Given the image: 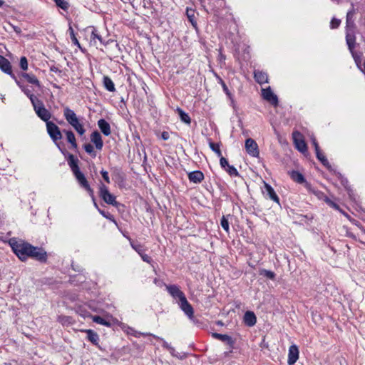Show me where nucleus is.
I'll list each match as a JSON object with an SVG mask.
<instances>
[{
  "mask_svg": "<svg viewBox=\"0 0 365 365\" xmlns=\"http://www.w3.org/2000/svg\"><path fill=\"white\" fill-rule=\"evenodd\" d=\"M9 245L13 252L21 262H26L28 259V255L32 246L31 244L22 239L12 237L9 239Z\"/></svg>",
  "mask_w": 365,
  "mask_h": 365,
  "instance_id": "f257e3e1",
  "label": "nucleus"
},
{
  "mask_svg": "<svg viewBox=\"0 0 365 365\" xmlns=\"http://www.w3.org/2000/svg\"><path fill=\"white\" fill-rule=\"evenodd\" d=\"M46 130L48 135L53 140V142L55 143V145L57 146V148L59 149L61 153L66 155V153H67V150L62 147V143L60 142V140L62 138V133L60 130V128L58 127L56 124H55L52 121L47 122L46 123Z\"/></svg>",
  "mask_w": 365,
  "mask_h": 365,
  "instance_id": "f03ea898",
  "label": "nucleus"
},
{
  "mask_svg": "<svg viewBox=\"0 0 365 365\" xmlns=\"http://www.w3.org/2000/svg\"><path fill=\"white\" fill-rule=\"evenodd\" d=\"M63 116L68 123L71 125L80 135L85 133L86 130L83 124L80 123L76 114L73 110L68 107L64 108Z\"/></svg>",
  "mask_w": 365,
  "mask_h": 365,
  "instance_id": "7ed1b4c3",
  "label": "nucleus"
},
{
  "mask_svg": "<svg viewBox=\"0 0 365 365\" xmlns=\"http://www.w3.org/2000/svg\"><path fill=\"white\" fill-rule=\"evenodd\" d=\"M29 258L35 259L41 263H46L48 259V254L43 247L32 245L28 255Z\"/></svg>",
  "mask_w": 365,
  "mask_h": 365,
  "instance_id": "20e7f679",
  "label": "nucleus"
},
{
  "mask_svg": "<svg viewBox=\"0 0 365 365\" xmlns=\"http://www.w3.org/2000/svg\"><path fill=\"white\" fill-rule=\"evenodd\" d=\"M99 196L107 204L117 206L118 202L115 200V196L111 194L108 187L101 183L99 186Z\"/></svg>",
  "mask_w": 365,
  "mask_h": 365,
  "instance_id": "39448f33",
  "label": "nucleus"
},
{
  "mask_svg": "<svg viewBox=\"0 0 365 365\" xmlns=\"http://www.w3.org/2000/svg\"><path fill=\"white\" fill-rule=\"evenodd\" d=\"M354 25L355 24H346V41L348 46L349 50L352 54V56L355 58V53L354 48L355 47L356 38L354 35Z\"/></svg>",
  "mask_w": 365,
  "mask_h": 365,
  "instance_id": "423d86ee",
  "label": "nucleus"
},
{
  "mask_svg": "<svg viewBox=\"0 0 365 365\" xmlns=\"http://www.w3.org/2000/svg\"><path fill=\"white\" fill-rule=\"evenodd\" d=\"M245 149L247 153L252 157H257L259 154L257 143L252 138H247L245 140Z\"/></svg>",
  "mask_w": 365,
  "mask_h": 365,
  "instance_id": "0eeeda50",
  "label": "nucleus"
},
{
  "mask_svg": "<svg viewBox=\"0 0 365 365\" xmlns=\"http://www.w3.org/2000/svg\"><path fill=\"white\" fill-rule=\"evenodd\" d=\"M178 304L180 309L184 312V313L190 319H192L194 316V310L191 304L187 300L186 297L181 299L179 301Z\"/></svg>",
  "mask_w": 365,
  "mask_h": 365,
  "instance_id": "6e6552de",
  "label": "nucleus"
},
{
  "mask_svg": "<svg viewBox=\"0 0 365 365\" xmlns=\"http://www.w3.org/2000/svg\"><path fill=\"white\" fill-rule=\"evenodd\" d=\"M293 138L294 142L296 146V148L302 152L304 153L307 151V147L305 141L302 138L301 134L299 132H294L293 133Z\"/></svg>",
  "mask_w": 365,
  "mask_h": 365,
  "instance_id": "1a4fd4ad",
  "label": "nucleus"
},
{
  "mask_svg": "<svg viewBox=\"0 0 365 365\" xmlns=\"http://www.w3.org/2000/svg\"><path fill=\"white\" fill-rule=\"evenodd\" d=\"M64 156L67 157L68 164L73 175L81 171L78 164L79 160L77 158H76L73 154L69 153L68 151Z\"/></svg>",
  "mask_w": 365,
  "mask_h": 365,
  "instance_id": "9d476101",
  "label": "nucleus"
},
{
  "mask_svg": "<svg viewBox=\"0 0 365 365\" xmlns=\"http://www.w3.org/2000/svg\"><path fill=\"white\" fill-rule=\"evenodd\" d=\"M299 349L297 345H291L289 348L287 363L289 365L294 364L299 359Z\"/></svg>",
  "mask_w": 365,
  "mask_h": 365,
  "instance_id": "9b49d317",
  "label": "nucleus"
},
{
  "mask_svg": "<svg viewBox=\"0 0 365 365\" xmlns=\"http://www.w3.org/2000/svg\"><path fill=\"white\" fill-rule=\"evenodd\" d=\"M262 96L264 99L269 101L270 103H272L274 106H277L278 104V98L277 95H275L271 88L269 87L265 89H262Z\"/></svg>",
  "mask_w": 365,
  "mask_h": 365,
  "instance_id": "f8f14e48",
  "label": "nucleus"
},
{
  "mask_svg": "<svg viewBox=\"0 0 365 365\" xmlns=\"http://www.w3.org/2000/svg\"><path fill=\"white\" fill-rule=\"evenodd\" d=\"M168 293L174 298L178 299L179 301L185 297V294L180 289L179 287L173 284L166 287Z\"/></svg>",
  "mask_w": 365,
  "mask_h": 365,
  "instance_id": "ddd939ff",
  "label": "nucleus"
},
{
  "mask_svg": "<svg viewBox=\"0 0 365 365\" xmlns=\"http://www.w3.org/2000/svg\"><path fill=\"white\" fill-rule=\"evenodd\" d=\"M91 140L95 145L97 150H101L103 146V142L101 135L97 130L93 131L91 135Z\"/></svg>",
  "mask_w": 365,
  "mask_h": 365,
  "instance_id": "4468645a",
  "label": "nucleus"
},
{
  "mask_svg": "<svg viewBox=\"0 0 365 365\" xmlns=\"http://www.w3.org/2000/svg\"><path fill=\"white\" fill-rule=\"evenodd\" d=\"M35 113L37 116L41 120L46 122V123L50 121L49 120L51 118V113L48 109L45 108V106L43 108H38V109L35 110Z\"/></svg>",
  "mask_w": 365,
  "mask_h": 365,
  "instance_id": "2eb2a0df",
  "label": "nucleus"
},
{
  "mask_svg": "<svg viewBox=\"0 0 365 365\" xmlns=\"http://www.w3.org/2000/svg\"><path fill=\"white\" fill-rule=\"evenodd\" d=\"M81 331L86 333V339L91 342L93 345L100 348L98 345L99 336L98 334L92 329H83Z\"/></svg>",
  "mask_w": 365,
  "mask_h": 365,
  "instance_id": "dca6fc26",
  "label": "nucleus"
},
{
  "mask_svg": "<svg viewBox=\"0 0 365 365\" xmlns=\"http://www.w3.org/2000/svg\"><path fill=\"white\" fill-rule=\"evenodd\" d=\"M243 321L247 327H251L255 325L257 317L253 312L247 311L244 314Z\"/></svg>",
  "mask_w": 365,
  "mask_h": 365,
  "instance_id": "f3484780",
  "label": "nucleus"
},
{
  "mask_svg": "<svg viewBox=\"0 0 365 365\" xmlns=\"http://www.w3.org/2000/svg\"><path fill=\"white\" fill-rule=\"evenodd\" d=\"M63 133H65L68 143L71 144V148L76 150L78 144L73 132L71 130H63Z\"/></svg>",
  "mask_w": 365,
  "mask_h": 365,
  "instance_id": "a211bd4d",
  "label": "nucleus"
},
{
  "mask_svg": "<svg viewBox=\"0 0 365 365\" xmlns=\"http://www.w3.org/2000/svg\"><path fill=\"white\" fill-rule=\"evenodd\" d=\"M212 336L216 339L225 342L230 347H233L235 344V341L229 335L215 332L212 334Z\"/></svg>",
  "mask_w": 365,
  "mask_h": 365,
  "instance_id": "6ab92c4d",
  "label": "nucleus"
},
{
  "mask_svg": "<svg viewBox=\"0 0 365 365\" xmlns=\"http://www.w3.org/2000/svg\"><path fill=\"white\" fill-rule=\"evenodd\" d=\"M188 179L194 183H200L204 180V174L200 170H195L188 173Z\"/></svg>",
  "mask_w": 365,
  "mask_h": 365,
  "instance_id": "aec40b11",
  "label": "nucleus"
},
{
  "mask_svg": "<svg viewBox=\"0 0 365 365\" xmlns=\"http://www.w3.org/2000/svg\"><path fill=\"white\" fill-rule=\"evenodd\" d=\"M98 126L104 135L108 136L110 135L111 131L110 124L105 119H100L98 121Z\"/></svg>",
  "mask_w": 365,
  "mask_h": 365,
  "instance_id": "412c9836",
  "label": "nucleus"
},
{
  "mask_svg": "<svg viewBox=\"0 0 365 365\" xmlns=\"http://www.w3.org/2000/svg\"><path fill=\"white\" fill-rule=\"evenodd\" d=\"M264 192L266 195L269 197V198L273 200L274 202H277V204H279V198L276 194L272 187L267 183H264Z\"/></svg>",
  "mask_w": 365,
  "mask_h": 365,
  "instance_id": "4be33fe9",
  "label": "nucleus"
},
{
  "mask_svg": "<svg viewBox=\"0 0 365 365\" xmlns=\"http://www.w3.org/2000/svg\"><path fill=\"white\" fill-rule=\"evenodd\" d=\"M20 76L25 78L29 83L36 86L37 87H41L40 81L35 76V75L27 73H21Z\"/></svg>",
  "mask_w": 365,
  "mask_h": 365,
  "instance_id": "5701e85b",
  "label": "nucleus"
},
{
  "mask_svg": "<svg viewBox=\"0 0 365 365\" xmlns=\"http://www.w3.org/2000/svg\"><path fill=\"white\" fill-rule=\"evenodd\" d=\"M11 65L9 61L0 55V69L5 73H11Z\"/></svg>",
  "mask_w": 365,
  "mask_h": 365,
  "instance_id": "b1692460",
  "label": "nucleus"
},
{
  "mask_svg": "<svg viewBox=\"0 0 365 365\" xmlns=\"http://www.w3.org/2000/svg\"><path fill=\"white\" fill-rule=\"evenodd\" d=\"M73 175L75 176L78 183L82 188L85 189L88 185H90L85 175L81 171L78 172Z\"/></svg>",
  "mask_w": 365,
  "mask_h": 365,
  "instance_id": "393cba45",
  "label": "nucleus"
},
{
  "mask_svg": "<svg viewBox=\"0 0 365 365\" xmlns=\"http://www.w3.org/2000/svg\"><path fill=\"white\" fill-rule=\"evenodd\" d=\"M254 78L255 81L259 84L268 83L267 74L263 71H255L254 72Z\"/></svg>",
  "mask_w": 365,
  "mask_h": 365,
  "instance_id": "a878e982",
  "label": "nucleus"
},
{
  "mask_svg": "<svg viewBox=\"0 0 365 365\" xmlns=\"http://www.w3.org/2000/svg\"><path fill=\"white\" fill-rule=\"evenodd\" d=\"M86 29L88 31L91 30V41H95V39L97 38L103 44H108L110 42V40H108L106 43H105L103 40L101 35L98 32L97 29L95 27L88 26Z\"/></svg>",
  "mask_w": 365,
  "mask_h": 365,
  "instance_id": "bb28decb",
  "label": "nucleus"
},
{
  "mask_svg": "<svg viewBox=\"0 0 365 365\" xmlns=\"http://www.w3.org/2000/svg\"><path fill=\"white\" fill-rule=\"evenodd\" d=\"M130 242L131 247L139 255L145 252V249L144 246L138 242H134L130 237H126Z\"/></svg>",
  "mask_w": 365,
  "mask_h": 365,
  "instance_id": "cd10ccee",
  "label": "nucleus"
},
{
  "mask_svg": "<svg viewBox=\"0 0 365 365\" xmlns=\"http://www.w3.org/2000/svg\"><path fill=\"white\" fill-rule=\"evenodd\" d=\"M103 83L105 88L107 91L110 92H114L115 91L114 83L110 77L104 76L103 78Z\"/></svg>",
  "mask_w": 365,
  "mask_h": 365,
  "instance_id": "c85d7f7f",
  "label": "nucleus"
},
{
  "mask_svg": "<svg viewBox=\"0 0 365 365\" xmlns=\"http://www.w3.org/2000/svg\"><path fill=\"white\" fill-rule=\"evenodd\" d=\"M91 318L93 322L98 324H101L108 327H110L112 326V323L109 320H107L99 315L92 316Z\"/></svg>",
  "mask_w": 365,
  "mask_h": 365,
  "instance_id": "c756f323",
  "label": "nucleus"
},
{
  "mask_svg": "<svg viewBox=\"0 0 365 365\" xmlns=\"http://www.w3.org/2000/svg\"><path fill=\"white\" fill-rule=\"evenodd\" d=\"M290 177L291 178L298 182V183H303L306 181L304 175L299 173V171H297V170H292L291 173H290Z\"/></svg>",
  "mask_w": 365,
  "mask_h": 365,
  "instance_id": "7c9ffc66",
  "label": "nucleus"
},
{
  "mask_svg": "<svg viewBox=\"0 0 365 365\" xmlns=\"http://www.w3.org/2000/svg\"><path fill=\"white\" fill-rule=\"evenodd\" d=\"M176 111L178 112L182 122L185 123L187 125H190L191 123L190 117L182 109H181L180 108H178L176 109Z\"/></svg>",
  "mask_w": 365,
  "mask_h": 365,
  "instance_id": "2f4dec72",
  "label": "nucleus"
},
{
  "mask_svg": "<svg viewBox=\"0 0 365 365\" xmlns=\"http://www.w3.org/2000/svg\"><path fill=\"white\" fill-rule=\"evenodd\" d=\"M259 274L271 280H274L276 277V274L274 272L265 269H260Z\"/></svg>",
  "mask_w": 365,
  "mask_h": 365,
  "instance_id": "473e14b6",
  "label": "nucleus"
},
{
  "mask_svg": "<svg viewBox=\"0 0 365 365\" xmlns=\"http://www.w3.org/2000/svg\"><path fill=\"white\" fill-rule=\"evenodd\" d=\"M333 172L336 175L338 179L340 180L341 184L344 187V188L346 190H347L348 192L351 191V189H350L349 185V181H348L347 178L344 177L342 175V174H341L339 172H336V170H333Z\"/></svg>",
  "mask_w": 365,
  "mask_h": 365,
  "instance_id": "72a5a7b5",
  "label": "nucleus"
},
{
  "mask_svg": "<svg viewBox=\"0 0 365 365\" xmlns=\"http://www.w3.org/2000/svg\"><path fill=\"white\" fill-rule=\"evenodd\" d=\"M68 33H69V35H70V38L72 41V43L77 46L80 49L82 50V48L81 46V44L76 36V34L74 32V30L73 29V27L71 26V24H69V28H68Z\"/></svg>",
  "mask_w": 365,
  "mask_h": 365,
  "instance_id": "f704fd0d",
  "label": "nucleus"
},
{
  "mask_svg": "<svg viewBox=\"0 0 365 365\" xmlns=\"http://www.w3.org/2000/svg\"><path fill=\"white\" fill-rule=\"evenodd\" d=\"M317 158L322 163V164L326 167L329 171H333L334 170L332 169V167L331 165H330V163H329L327 158H326V156L323 154V153H321L319 155H318L317 156Z\"/></svg>",
  "mask_w": 365,
  "mask_h": 365,
  "instance_id": "c9c22d12",
  "label": "nucleus"
},
{
  "mask_svg": "<svg viewBox=\"0 0 365 365\" xmlns=\"http://www.w3.org/2000/svg\"><path fill=\"white\" fill-rule=\"evenodd\" d=\"M31 103L33 106L34 111L38 109V108H43L45 106L43 102L38 98L36 96L31 98Z\"/></svg>",
  "mask_w": 365,
  "mask_h": 365,
  "instance_id": "e433bc0d",
  "label": "nucleus"
},
{
  "mask_svg": "<svg viewBox=\"0 0 365 365\" xmlns=\"http://www.w3.org/2000/svg\"><path fill=\"white\" fill-rule=\"evenodd\" d=\"M196 14H197L195 9L192 8H187L186 15L190 23H195L196 21Z\"/></svg>",
  "mask_w": 365,
  "mask_h": 365,
  "instance_id": "4c0bfd02",
  "label": "nucleus"
},
{
  "mask_svg": "<svg viewBox=\"0 0 365 365\" xmlns=\"http://www.w3.org/2000/svg\"><path fill=\"white\" fill-rule=\"evenodd\" d=\"M209 146L210 148V149L215 152L216 153V155H217V157H221L222 155V152L220 150V144L219 143H213L212 141H210L209 143Z\"/></svg>",
  "mask_w": 365,
  "mask_h": 365,
  "instance_id": "58836bf2",
  "label": "nucleus"
},
{
  "mask_svg": "<svg viewBox=\"0 0 365 365\" xmlns=\"http://www.w3.org/2000/svg\"><path fill=\"white\" fill-rule=\"evenodd\" d=\"M17 85L21 89V91L24 93L25 95L31 100V97H34L35 95H34L31 93V91L29 90L28 88H26L25 86L22 85L20 81H17Z\"/></svg>",
  "mask_w": 365,
  "mask_h": 365,
  "instance_id": "ea45409f",
  "label": "nucleus"
},
{
  "mask_svg": "<svg viewBox=\"0 0 365 365\" xmlns=\"http://www.w3.org/2000/svg\"><path fill=\"white\" fill-rule=\"evenodd\" d=\"M229 216H230V215L227 216L223 215L220 220V225H221L222 227L227 233L229 232V230H230L229 222H228V219H227V217Z\"/></svg>",
  "mask_w": 365,
  "mask_h": 365,
  "instance_id": "a19ab883",
  "label": "nucleus"
},
{
  "mask_svg": "<svg viewBox=\"0 0 365 365\" xmlns=\"http://www.w3.org/2000/svg\"><path fill=\"white\" fill-rule=\"evenodd\" d=\"M83 148L85 151L91 155L92 157L95 158L96 156V153L94 151L93 146L91 143H86L83 145Z\"/></svg>",
  "mask_w": 365,
  "mask_h": 365,
  "instance_id": "79ce46f5",
  "label": "nucleus"
},
{
  "mask_svg": "<svg viewBox=\"0 0 365 365\" xmlns=\"http://www.w3.org/2000/svg\"><path fill=\"white\" fill-rule=\"evenodd\" d=\"M323 200L331 207L339 210L340 207L338 204H336L335 202L332 201L331 199H329L327 196H324V198H323Z\"/></svg>",
  "mask_w": 365,
  "mask_h": 365,
  "instance_id": "37998d69",
  "label": "nucleus"
},
{
  "mask_svg": "<svg viewBox=\"0 0 365 365\" xmlns=\"http://www.w3.org/2000/svg\"><path fill=\"white\" fill-rule=\"evenodd\" d=\"M58 322L63 325L70 324L72 323V318L67 316H59L58 317Z\"/></svg>",
  "mask_w": 365,
  "mask_h": 365,
  "instance_id": "c03bdc74",
  "label": "nucleus"
},
{
  "mask_svg": "<svg viewBox=\"0 0 365 365\" xmlns=\"http://www.w3.org/2000/svg\"><path fill=\"white\" fill-rule=\"evenodd\" d=\"M230 176H239L240 174L237 169L233 166L229 165L225 170Z\"/></svg>",
  "mask_w": 365,
  "mask_h": 365,
  "instance_id": "a18cd8bd",
  "label": "nucleus"
},
{
  "mask_svg": "<svg viewBox=\"0 0 365 365\" xmlns=\"http://www.w3.org/2000/svg\"><path fill=\"white\" fill-rule=\"evenodd\" d=\"M19 66H20V68L23 71H26L28 69V60H27L26 57H25V56L21 57Z\"/></svg>",
  "mask_w": 365,
  "mask_h": 365,
  "instance_id": "49530a36",
  "label": "nucleus"
},
{
  "mask_svg": "<svg viewBox=\"0 0 365 365\" xmlns=\"http://www.w3.org/2000/svg\"><path fill=\"white\" fill-rule=\"evenodd\" d=\"M141 334L143 335V336L151 335V334ZM152 336L154 338H155V339L163 341V347L165 348L166 349H171V345L169 344L167 341H165L163 338H160V337L157 336L153 335V334H152Z\"/></svg>",
  "mask_w": 365,
  "mask_h": 365,
  "instance_id": "de8ad7c7",
  "label": "nucleus"
},
{
  "mask_svg": "<svg viewBox=\"0 0 365 365\" xmlns=\"http://www.w3.org/2000/svg\"><path fill=\"white\" fill-rule=\"evenodd\" d=\"M98 212L104 217H106V219H108L110 220V221L113 222L114 223H116V221L114 219V217L110 215V213L108 212H106L105 211L101 210V209H98Z\"/></svg>",
  "mask_w": 365,
  "mask_h": 365,
  "instance_id": "09e8293b",
  "label": "nucleus"
},
{
  "mask_svg": "<svg viewBox=\"0 0 365 365\" xmlns=\"http://www.w3.org/2000/svg\"><path fill=\"white\" fill-rule=\"evenodd\" d=\"M220 83L222 85V89H223L224 92L226 93V95L227 96V97L231 98L232 93H230L227 85L225 84V83L223 81V80L222 78H220Z\"/></svg>",
  "mask_w": 365,
  "mask_h": 365,
  "instance_id": "8fccbe9b",
  "label": "nucleus"
},
{
  "mask_svg": "<svg viewBox=\"0 0 365 365\" xmlns=\"http://www.w3.org/2000/svg\"><path fill=\"white\" fill-rule=\"evenodd\" d=\"M220 164L222 168H223L224 170H225L227 167L230 165L227 160L222 155L220 157Z\"/></svg>",
  "mask_w": 365,
  "mask_h": 365,
  "instance_id": "3c124183",
  "label": "nucleus"
},
{
  "mask_svg": "<svg viewBox=\"0 0 365 365\" xmlns=\"http://www.w3.org/2000/svg\"><path fill=\"white\" fill-rule=\"evenodd\" d=\"M56 5L61 9H66L68 6V3L65 0H55Z\"/></svg>",
  "mask_w": 365,
  "mask_h": 365,
  "instance_id": "603ef678",
  "label": "nucleus"
},
{
  "mask_svg": "<svg viewBox=\"0 0 365 365\" xmlns=\"http://www.w3.org/2000/svg\"><path fill=\"white\" fill-rule=\"evenodd\" d=\"M9 28L4 27L6 30H9L10 29H12L14 31H15L17 34L21 33V29L19 26H16L15 24H7Z\"/></svg>",
  "mask_w": 365,
  "mask_h": 365,
  "instance_id": "864d4df0",
  "label": "nucleus"
},
{
  "mask_svg": "<svg viewBox=\"0 0 365 365\" xmlns=\"http://www.w3.org/2000/svg\"><path fill=\"white\" fill-rule=\"evenodd\" d=\"M140 256L143 262H145L149 264H150L153 262L152 258L149 255L145 254L144 252L141 254Z\"/></svg>",
  "mask_w": 365,
  "mask_h": 365,
  "instance_id": "5fc2aeb1",
  "label": "nucleus"
},
{
  "mask_svg": "<svg viewBox=\"0 0 365 365\" xmlns=\"http://www.w3.org/2000/svg\"><path fill=\"white\" fill-rule=\"evenodd\" d=\"M101 174L102 178H103V180L107 183H110V178H109V176H108V173L106 170H102L101 171Z\"/></svg>",
  "mask_w": 365,
  "mask_h": 365,
  "instance_id": "6e6d98bb",
  "label": "nucleus"
},
{
  "mask_svg": "<svg viewBox=\"0 0 365 365\" xmlns=\"http://www.w3.org/2000/svg\"><path fill=\"white\" fill-rule=\"evenodd\" d=\"M84 190L87 191V192L88 193V195L91 197L92 200H94L95 195H94V191H93V188H91V186L88 185Z\"/></svg>",
  "mask_w": 365,
  "mask_h": 365,
  "instance_id": "4d7b16f0",
  "label": "nucleus"
},
{
  "mask_svg": "<svg viewBox=\"0 0 365 365\" xmlns=\"http://www.w3.org/2000/svg\"><path fill=\"white\" fill-rule=\"evenodd\" d=\"M161 138L162 139H163L164 140H167L169 139L170 138V134L168 133V132H166V131H163L161 134Z\"/></svg>",
  "mask_w": 365,
  "mask_h": 365,
  "instance_id": "13d9d810",
  "label": "nucleus"
},
{
  "mask_svg": "<svg viewBox=\"0 0 365 365\" xmlns=\"http://www.w3.org/2000/svg\"><path fill=\"white\" fill-rule=\"evenodd\" d=\"M219 56H218V59L220 61H225V59H226V57L222 53L221 51V48L219 49Z\"/></svg>",
  "mask_w": 365,
  "mask_h": 365,
  "instance_id": "bf43d9fd",
  "label": "nucleus"
},
{
  "mask_svg": "<svg viewBox=\"0 0 365 365\" xmlns=\"http://www.w3.org/2000/svg\"><path fill=\"white\" fill-rule=\"evenodd\" d=\"M314 193L318 197V198L323 200L324 196H326L322 192L320 191H314Z\"/></svg>",
  "mask_w": 365,
  "mask_h": 365,
  "instance_id": "052dcab7",
  "label": "nucleus"
},
{
  "mask_svg": "<svg viewBox=\"0 0 365 365\" xmlns=\"http://www.w3.org/2000/svg\"><path fill=\"white\" fill-rule=\"evenodd\" d=\"M8 74L11 76V77L15 81L16 83L17 84V81H19L17 79L16 76L12 73L11 68V73H8Z\"/></svg>",
  "mask_w": 365,
  "mask_h": 365,
  "instance_id": "680f3d73",
  "label": "nucleus"
},
{
  "mask_svg": "<svg viewBox=\"0 0 365 365\" xmlns=\"http://www.w3.org/2000/svg\"><path fill=\"white\" fill-rule=\"evenodd\" d=\"M229 99L230 100L231 106L235 108V101L233 99L232 94L231 95V98H229Z\"/></svg>",
  "mask_w": 365,
  "mask_h": 365,
  "instance_id": "e2e57ef3",
  "label": "nucleus"
},
{
  "mask_svg": "<svg viewBox=\"0 0 365 365\" xmlns=\"http://www.w3.org/2000/svg\"><path fill=\"white\" fill-rule=\"evenodd\" d=\"M314 150H315V153H316V156H317L318 155L322 153L321 152V150H320L319 146L314 148Z\"/></svg>",
  "mask_w": 365,
  "mask_h": 365,
  "instance_id": "0e129e2a",
  "label": "nucleus"
},
{
  "mask_svg": "<svg viewBox=\"0 0 365 365\" xmlns=\"http://www.w3.org/2000/svg\"><path fill=\"white\" fill-rule=\"evenodd\" d=\"M50 71H53V72H55V73L60 72V70L58 68L55 67V66L51 67Z\"/></svg>",
  "mask_w": 365,
  "mask_h": 365,
  "instance_id": "69168bd1",
  "label": "nucleus"
},
{
  "mask_svg": "<svg viewBox=\"0 0 365 365\" xmlns=\"http://www.w3.org/2000/svg\"><path fill=\"white\" fill-rule=\"evenodd\" d=\"M173 356H176L175 354V349L171 346V349H168Z\"/></svg>",
  "mask_w": 365,
  "mask_h": 365,
  "instance_id": "338daca9",
  "label": "nucleus"
},
{
  "mask_svg": "<svg viewBox=\"0 0 365 365\" xmlns=\"http://www.w3.org/2000/svg\"><path fill=\"white\" fill-rule=\"evenodd\" d=\"M312 144H313L314 148L319 146V144H318V143H317V140L315 138L312 139Z\"/></svg>",
  "mask_w": 365,
  "mask_h": 365,
  "instance_id": "774afa93",
  "label": "nucleus"
}]
</instances>
